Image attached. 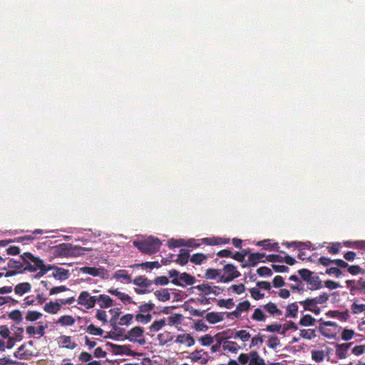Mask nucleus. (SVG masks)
Wrapping results in <instances>:
<instances>
[{
	"label": "nucleus",
	"instance_id": "nucleus-1",
	"mask_svg": "<svg viewBox=\"0 0 365 365\" xmlns=\"http://www.w3.org/2000/svg\"><path fill=\"white\" fill-rule=\"evenodd\" d=\"M21 257L24 260L23 269L24 271L34 272L38 270L35 278H40L51 270V267H47L41 259L35 257L30 252H24Z\"/></svg>",
	"mask_w": 365,
	"mask_h": 365
},
{
	"label": "nucleus",
	"instance_id": "nucleus-2",
	"mask_svg": "<svg viewBox=\"0 0 365 365\" xmlns=\"http://www.w3.org/2000/svg\"><path fill=\"white\" fill-rule=\"evenodd\" d=\"M133 244L141 252L152 255L160 250L161 242L158 238L150 237L143 241L134 242Z\"/></svg>",
	"mask_w": 365,
	"mask_h": 365
},
{
	"label": "nucleus",
	"instance_id": "nucleus-3",
	"mask_svg": "<svg viewBox=\"0 0 365 365\" xmlns=\"http://www.w3.org/2000/svg\"><path fill=\"white\" fill-rule=\"evenodd\" d=\"M319 330L320 333L328 339L334 338L340 331L341 327L336 322L330 321H324L319 319Z\"/></svg>",
	"mask_w": 365,
	"mask_h": 365
},
{
	"label": "nucleus",
	"instance_id": "nucleus-4",
	"mask_svg": "<svg viewBox=\"0 0 365 365\" xmlns=\"http://www.w3.org/2000/svg\"><path fill=\"white\" fill-rule=\"evenodd\" d=\"M192 289H197L199 291L198 293H197L198 295H208L210 294H214L215 295H219L220 294H223L224 295L226 294V293H224V289L219 287H211L209 285L208 283H202L201 284L194 286L192 287Z\"/></svg>",
	"mask_w": 365,
	"mask_h": 365
},
{
	"label": "nucleus",
	"instance_id": "nucleus-5",
	"mask_svg": "<svg viewBox=\"0 0 365 365\" xmlns=\"http://www.w3.org/2000/svg\"><path fill=\"white\" fill-rule=\"evenodd\" d=\"M221 271V282H230L240 275L237 267L232 264H225Z\"/></svg>",
	"mask_w": 365,
	"mask_h": 365
},
{
	"label": "nucleus",
	"instance_id": "nucleus-6",
	"mask_svg": "<svg viewBox=\"0 0 365 365\" xmlns=\"http://www.w3.org/2000/svg\"><path fill=\"white\" fill-rule=\"evenodd\" d=\"M59 252L64 256L76 257L83 254L84 248L71 244L62 243L58 246Z\"/></svg>",
	"mask_w": 365,
	"mask_h": 365
},
{
	"label": "nucleus",
	"instance_id": "nucleus-7",
	"mask_svg": "<svg viewBox=\"0 0 365 365\" xmlns=\"http://www.w3.org/2000/svg\"><path fill=\"white\" fill-rule=\"evenodd\" d=\"M143 332L144 330L142 327H135L128 332L125 338L130 341H138L140 344L143 345L145 343V340L144 339H138L143 336Z\"/></svg>",
	"mask_w": 365,
	"mask_h": 365
},
{
	"label": "nucleus",
	"instance_id": "nucleus-8",
	"mask_svg": "<svg viewBox=\"0 0 365 365\" xmlns=\"http://www.w3.org/2000/svg\"><path fill=\"white\" fill-rule=\"evenodd\" d=\"M74 301V298H70L69 299H67L66 301L61 300V302H58L57 301L56 302H49L48 303H46L43 309L50 314H56L58 311L60 309L62 304H71L72 302Z\"/></svg>",
	"mask_w": 365,
	"mask_h": 365
},
{
	"label": "nucleus",
	"instance_id": "nucleus-9",
	"mask_svg": "<svg viewBox=\"0 0 365 365\" xmlns=\"http://www.w3.org/2000/svg\"><path fill=\"white\" fill-rule=\"evenodd\" d=\"M47 267H52L51 268V270H54V272H53V277L57 279L64 280L67 279L69 277V272L68 269L51 264L47 265Z\"/></svg>",
	"mask_w": 365,
	"mask_h": 365
},
{
	"label": "nucleus",
	"instance_id": "nucleus-10",
	"mask_svg": "<svg viewBox=\"0 0 365 365\" xmlns=\"http://www.w3.org/2000/svg\"><path fill=\"white\" fill-rule=\"evenodd\" d=\"M329 349H313L311 351V358L317 363H320L329 355Z\"/></svg>",
	"mask_w": 365,
	"mask_h": 365
},
{
	"label": "nucleus",
	"instance_id": "nucleus-11",
	"mask_svg": "<svg viewBox=\"0 0 365 365\" xmlns=\"http://www.w3.org/2000/svg\"><path fill=\"white\" fill-rule=\"evenodd\" d=\"M265 257V255L263 253L259 252H255L252 253L248 257V261L246 264H243L242 266L247 267V266H256L259 262H264L263 258Z\"/></svg>",
	"mask_w": 365,
	"mask_h": 365
},
{
	"label": "nucleus",
	"instance_id": "nucleus-12",
	"mask_svg": "<svg viewBox=\"0 0 365 365\" xmlns=\"http://www.w3.org/2000/svg\"><path fill=\"white\" fill-rule=\"evenodd\" d=\"M114 278L123 283L128 284L131 282V276L125 269H119L116 271L114 274Z\"/></svg>",
	"mask_w": 365,
	"mask_h": 365
},
{
	"label": "nucleus",
	"instance_id": "nucleus-13",
	"mask_svg": "<svg viewBox=\"0 0 365 365\" xmlns=\"http://www.w3.org/2000/svg\"><path fill=\"white\" fill-rule=\"evenodd\" d=\"M176 343L185 344L190 347L195 344V339L188 334H180L178 336Z\"/></svg>",
	"mask_w": 365,
	"mask_h": 365
},
{
	"label": "nucleus",
	"instance_id": "nucleus-14",
	"mask_svg": "<svg viewBox=\"0 0 365 365\" xmlns=\"http://www.w3.org/2000/svg\"><path fill=\"white\" fill-rule=\"evenodd\" d=\"M290 329H297L294 324L291 322H285L283 324H275V333L285 334L286 331Z\"/></svg>",
	"mask_w": 365,
	"mask_h": 365
},
{
	"label": "nucleus",
	"instance_id": "nucleus-15",
	"mask_svg": "<svg viewBox=\"0 0 365 365\" xmlns=\"http://www.w3.org/2000/svg\"><path fill=\"white\" fill-rule=\"evenodd\" d=\"M250 307V304L248 301H244L243 302L239 303L237 307V309L232 313H230V315H234L236 318L240 317L241 314L243 312H246L249 309Z\"/></svg>",
	"mask_w": 365,
	"mask_h": 365
},
{
	"label": "nucleus",
	"instance_id": "nucleus-16",
	"mask_svg": "<svg viewBox=\"0 0 365 365\" xmlns=\"http://www.w3.org/2000/svg\"><path fill=\"white\" fill-rule=\"evenodd\" d=\"M351 344H342L337 346L336 350V354L337 357L340 359H345L346 357L347 351Z\"/></svg>",
	"mask_w": 365,
	"mask_h": 365
},
{
	"label": "nucleus",
	"instance_id": "nucleus-17",
	"mask_svg": "<svg viewBox=\"0 0 365 365\" xmlns=\"http://www.w3.org/2000/svg\"><path fill=\"white\" fill-rule=\"evenodd\" d=\"M306 282L307 288L311 290H315L322 287V282L317 276L312 275Z\"/></svg>",
	"mask_w": 365,
	"mask_h": 365
},
{
	"label": "nucleus",
	"instance_id": "nucleus-18",
	"mask_svg": "<svg viewBox=\"0 0 365 365\" xmlns=\"http://www.w3.org/2000/svg\"><path fill=\"white\" fill-rule=\"evenodd\" d=\"M133 284L142 288H150L153 284L152 282L144 276L135 277L133 280Z\"/></svg>",
	"mask_w": 365,
	"mask_h": 365
},
{
	"label": "nucleus",
	"instance_id": "nucleus-19",
	"mask_svg": "<svg viewBox=\"0 0 365 365\" xmlns=\"http://www.w3.org/2000/svg\"><path fill=\"white\" fill-rule=\"evenodd\" d=\"M326 314L331 317L337 318L341 321H346L349 318V314L348 311H329L327 312Z\"/></svg>",
	"mask_w": 365,
	"mask_h": 365
},
{
	"label": "nucleus",
	"instance_id": "nucleus-20",
	"mask_svg": "<svg viewBox=\"0 0 365 365\" xmlns=\"http://www.w3.org/2000/svg\"><path fill=\"white\" fill-rule=\"evenodd\" d=\"M31 286L29 282H22L18 284L15 288L14 292L15 294L19 296L24 294L31 290Z\"/></svg>",
	"mask_w": 365,
	"mask_h": 365
},
{
	"label": "nucleus",
	"instance_id": "nucleus-21",
	"mask_svg": "<svg viewBox=\"0 0 365 365\" xmlns=\"http://www.w3.org/2000/svg\"><path fill=\"white\" fill-rule=\"evenodd\" d=\"M179 282H182V283L183 286L185 285H192L194 284L195 282V278L194 277H192L189 274L186 272H183L182 274H180L178 277Z\"/></svg>",
	"mask_w": 365,
	"mask_h": 365
},
{
	"label": "nucleus",
	"instance_id": "nucleus-22",
	"mask_svg": "<svg viewBox=\"0 0 365 365\" xmlns=\"http://www.w3.org/2000/svg\"><path fill=\"white\" fill-rule=\"evenodd\" d=\"M58 343L63 345V347L68 349H73L77 346L76 343H71V339L68 336H60Z\"/></svg>",
	"mask_w": 365,
	"mask_h": 365
},
{
	"label": "nucleus",
	"instance_id": "nucleus-23",
	"mask_svg": "<svg viewBox=\"0 0 365 365\" xmlns=\"http://www.w3.org/2000/svg\"><path fill=\"white\" fill-rule=\"evenodd\" d=\"M205 318L210 324H215L223 320V316L220 313L216 312L207 313Z\"/></svg>",
	"mask_w": 365,
	"mask_h": 365
},
{
	"label": "nucleus",
	"instance_id": "nucleus-24",
	"mask_svg": "<svg viewBox=\"0 0 365 365\" xmlns=\"http://www.w3.org/2000/svg\"><path fill=\"white\" fill-rule=\"evenodd\" d=\"M301 304H303L305 309L309 310L316 314H318L320 312V309L317 307L312 309V307H314V299H307L304 302H301Z\"/></svg>",
	"mask_w": 365,
	"mask_h": 365
},
{
	"label": "nucleus",
	"instance_id": "nucleus-25",
	"mask_svg": "<svg viewBox=\"0 0 365 365\" xmlns=\"http://www.w3.org/2000/svg\"><path fill=\"white\" fill-rule=\"evenodd\" d=\"M189 257H190V255L187 251L181 250L180 253L178 255V258L175 259V262L178 264L183 266L187 263Z\"/></svg>",
	"mask_w": 365,
	"mask_h": 365
},
{
	"label": "nucleus",
	"instance_id": "nucleus-26",
	"mask_svg": "<svg viewBox=\"0 0 365 365\" xmlns=\"http://www.w3.org/2000/svg\"><path fill=\"white\" fill-rule=\"evenodd\" d=\"M96 302V298H78V304L83 305L86 309L93 307Z\"/></svg>",
	"mask_w": 365,
	"mask_h": 365
},
{
	"label": "nucleus",
	"instance_id": "nucleus-27",
	"mask_svg": "<svg viewBox=\"0 0 365 365\" xmlns=\"http://www.w3.org/2000/svg\"><path fill=\"white\" fill-rule=\"evenodd\" d=\"M221 273H222L221 269L210 268L206 270L205 277L207 279H211L219 278L220 280L221 281Z\"/></svg>",
	"mask_w": 365,
	"mask_h": 365
},
{
	"label": "nucleus",
	"instance_id": "nucleus-28",
	"mask_svg": "<svg viewBox=\"0 0 365 365\" xmlns=\"http://www.w3.org/2000/svg\"><path fill=\"white\" fill-rule=\"evenodd\" d=\"M223 349L224 350H227L232 353H237L240 349V346L237 344V343L234 341H224Z\"/></svg>",
	"mask_w": 365,
	"mask_h": 365
},
{
	"label": "nucleus",
	"instance_id": "nucleus-29",
	"mask_svg": "<svg viewBox=\"0 0 365 365\" xmlns=\"http://www.w3.org/2000/svg\"><path fill=\"white\" fill-rule=\"evenodd\" d=\"M250 365H265L264 360L255 351L250 353Z\"/></svg>",
	"mask_w": 365,
	"mask_h": 365
},
{
	"label": "nucleus",
	"instance_id": "nucleus-30",
	"mask_svg": "<svg viewBox=\"0 0 365 365\" xmlns=\"http://www.w3.org/2000/svg\"><path fill=\"white\" fill-rule=\"evenodd\" d=\"M245 287L243 284H233L227 289V292H228V294H230V293L241 294L245 292Z\"/></svg>",
	"mask_w": 365,
	"mask_h": 365
},
{
	"label": "nucleus",
	"instance_id": "nucleus-31",
	"mask_svg": "<svg viewBox=\"0 0 365 365\" xmlns=\"http://www.w3.org/2000/svg\"><path fill=\"white\" fill-rule=\"evenodd\" d=\"M57 323L62 326H71L75 323V319L69 315H64L59 318Z\"/></svg>",
	"mask_w": 365,
	"mask_h": 365
},
{
	"label": "nucleus",
	"instance_id": "nucleus-32",
	"mask_svg": "<svg viewBox=\"0 0 365 365\" xmlns=\"http://www.w3.org/2000/svg\"><path fill=\"white\" fill-rule=\"evenodd\" d=\"M146 267V268H149V269H152L153 268H159L160 267V264L158 262L155 261V262H143L141 264H136L131 266V267Z\"/></svg>",
	"mask_w": 365,
	"mask_h": 365
},
{
	"label": "nucleus",
	"instance_id": "nucleus-33",
	"mask_svg": "<svg viewBox=\"0 0 365 365\" xmlns=\"http://www.w3.org/2000/svg\"><path fill=\"white\" fill-rule=\"evenodd\" d=\"M289 279L296 282V284L291 285V289L293 290H298L300 292L301 290H304V284L299 279V278L296 275H292L289 277Z\"/></svg>",
	"mask_w": 365,
	"mask_h": 365
},
{
	"label": "nucleus",
	"instance_id": "nucleus-34",
	"mask_svg": "<svg viewBox=\"0 0 365 365\" xmlns=\"http://www.w3.org/2000/svg\"><path fill=\"white\" fill-rule=\"evenodd\" d=\"M300 336L307 339H312L316 336V332L314 329H301Z\"/></svg>",
	"mask_w": 365,
	"mask_h": 365
},
{
	"label": "nucleus",
	"instance_id": "nucleus-35",
	"mask_svg": "<svg viewBox=\"0 0 365 365\" xmlns=\"http://www.w3.org/2000/svg\"><path fill=\"white\" fill-rule=\"evenodd\" d=\"M168 274L170 278H173L171 280L172 283L176 285L183 286L182 282H179L178 277L180 274L178 271H177L176 269L170 270Z\"/></svg>",
	"mask_w": 365,
	"mask_h": 365
},
{
	"label": "nucleus",
	"instance_id": "nucleus-36",
	"mask_svg": "<svg viewBox=\"0 0 365 365\" xmlns=\"http://www.w3.org/2000/svg\"><path fill=\"white\" fill-rule=\"evenodd\" d=\"M151 315L150 314L139 313L135 316V320L142 324H147L151 320Z\"/></svg>",
	"mask_w": 365,
	"mask_h": 365
},
{
	"label": "nucleus",
	"instance_id": "nucleus-37",
	"mask_svg": "<svg viewBox=\"0 0 365 365\" xmlns=\"http://www.w3.org/2000/svg\"><path fill=\"white\" fill-rule=\"evenodd\" d=\"M42 317V314L36 311H29L26 315V319L29 322H34Z\"/></svg>",
	"mask_w": 365,
	"mask_h": 365
},
{
	"label": "nucleus",
	"instance_id": "nucleus-38",
	"mask_svg": "<svg viewBox=\"0 0 365 365\" xmlns=\"http://www.w3.org/2000/svg\"><path fill=\"white\" fill-rule=\"evenodd\" d=\"M86 331L89 334L96 336H102L103 334V330L101 328L96 327L93 324H90L86 328Z\"/></svg>",
	"mask_w": 365,
	"mask_h": 365
},
{
	"label": "nucleus",
	"instance_id": "nucleus-39",
	"mask_svg": "<svg viewBox=\"0 0 365 365\" xmlns=\"http://www.w3.org/2000/svg\"><path fill=\"white\" fill-rule=\"evenodd\" d=\"M207 257L202 253L194 254L190 259V261L196 264H200Z\"/></svg>",
	"mask_w": 365,
	"mask_h": 365
},
{
	"label": "nucleus",
	"instance_id": "nucleus-40",
	"mask_svg": "<svg viewBox=\"0 0 365 365\" xmlns=\"http://www.w3.org/2000/svg\"><path fill=\"white\" fill-rule=\"evenodd\" d=\"M81 271L91 276H98L100 274V271L98 268L91 267H83L81 268Z\"/></svg>",
	"mask_w": 365,
	"mask_h": 365
},
{
	"label": "nucleus",
	"instance_id": "nucleus-41",
	"mask_svg": "<svg viewBox=\"0 0 365 365\" xmlns=\"http://www.w3.org/2000/svg\"><path fill=\"white\" fill-rule=\"evenodd\" d=\"M298 306L296 304H289L287 307V317H295L297 313Z\"/></svg>",
	"mask_w": 365,
	"mask_h": 365
},
{
	"label": "nucleus",
	"instance_id": "nucleus-42",
	"mask_svg": "<svg viewBox=\"0 0 365 365\" xmlns=\"http://www.w3.org/2000/svg\"><path fill=\"white\" fill-rule=\"evenodd\" d=\"M234 338H240L243 341H246L250 338V334L245 330H240L235 332Z\"/></svg>",
	"mask_w": 365,
	"mask_h": 365
},
{
	"label": "nucleus",
	"instance_id": "nucleus-43",
	"mask_svg": "<svg viewBox=\"0 0 365 365\" xmlns=\"http://www.w3.org/2000/svg\"><path fill=\"white\" fill-rule=\"evenodd\" d=\"M26 346L24 344L21 345L16 351L14 352V356L16 358H19L21 359H26L27 356L29 355V354H27L26 351H24Z\"/></svg>",
	"mask_w": 365,
	"mask_h": 365
},
{
	"label": "nucleus",
	"instance_id": "nucleus-44",
	"mask_svg": "<svg viewBox=\"0 0 365 365\" xmlns=\"http://www.w3.org/2000/svg\"><path fill=\"white\" fill-rule=\"evenodd\" d=\"M314 319L310 315H304L300 319V324L302 326H312L314 324Z\"/></svg>",
	"mask_w": 365,
	"mask_h": 365
},
{
	"label": "nucleus",
	"instance_id": "nucleus-45",
	"mask_svg": "<svg viewBox=\"0 0 365 365\" xmlns=\"http://www.w3.org/2000/svg\"><path fill=\"white\" fill-rule=\"evenodd\" d=\"M154 307V304L151 302L145 303L139 307V311L143 314H149V312L153 309Z\"/></svg>",
	"mask_w": 365,
	"mask_h": 365
},
{
	"label": "nucleus",
	"instance_id": "nucleus-46",
	"mask_svg": "<svg viewBox=\"0 0 365 365\" xmlns=\"http://www.w3.org/2000/svg\"><path fill=\"white\" fill-rule=\"evenodd\" d=\"M248 252V250H244L242 252H236L232 255V258L237 260L238 262H243L245 261V256Z\"/></svg>",
	"mask_w": 365,
	"mask_h": 365
},
{
	"label": "nucleus",
	"instance_id": "nucleus-47",
	"mask_svg": "<svg viewBox=\"0 0 365 365\" xmlns=\"http://www.w3.org/2000/svg\"><path fill=\"white\" fill-rule=\"evenodd\" d=\"M351 310L354 314H359L363 312H365V304L354 302L351 305Z\"/></svg>",
	"mask_w": 365,
	"mask_h": 365
},
{
	"label": "nucleus",
	"instance_id": "nucleus-48",
	"mask_svg": "<svg viewBox=\"0 0 365 365\" xmlns=\"http://www.w3.org/2000/svg\"><path fill=\"white\" fill-rule=\"evenodd\" d=\"M185 244H184L183 240L171 239L168 242V246L170 248L180 247L183 246Z\"/></svg>",
	"mask_w": 365,
	"mask_h": 365
},
{
	"label": "nucleus",
	"instance_id": "nucleus-49",
	"mask_svg": "<svg viewBox=\"0 0 365 365\" xmlns=\"http://www.w3.org/2000/svg\"><path fill=\"white\" fill-rule=\"evenodd\" d=\"M217 304L220 307H225L227 309H231L234 307L235 303L232 301V298H228L227 300L225 299H220L218 301Z\"/></svg>",
	"mask_w": 365,
	"mask_h": 365
},
{
	"label": "nucleus",
	"instance_id": "nucleus-50",
	"mask_svg": "<svg viewBox=\"0 0 365 365\" xmlns=\"http://www.w3.org/2000/svg\"><path fill=\"white\" fill-rule=\"evenodd\" d=\"M341 247V243H332L330 246L327 247V250L331 255H336L339 252V250Z\"/></svg>",
	"mask_w": 365,
	"mask_h": 365
},
{
	"label": "nucleus",
	"instance_id": "nucleus-51",
	"mask_svg": "<svg viewBox=\"0 0 365 365\" xmlns=\"http://www.w3.org/2000/svg\"><path fill=\"white\" fill-rule=\"evenodd\" d=\"M165 325V322L163 319L154 322L150 327V331H159L163 326Z\"/></svg>",
	"mask_w": 365,
	"mask_h": 365
},
{
	"label": "nucleus",
	"instance_id": "nucleus-52",
	"mask_svg": "<svg viewBox=\"0 0 365 365\" xmlns=\"http://www.w3.org/2000/svg\"><path fill=\"white\" fill-rule=\"evenodd\" d=\"M9 317L11 319H12L16 322H21V320L23 319L22 314H21V312L19 310H14V311L11 312L9 314Z\"/></svg>",
	"mask_w": 365,
	"mask_h": 365
},
{
	"label": "nucleus",
	"instance_id": "nucleus-53",
	"mask_svg": "<svg viewBox=\"0 0 365 365\" xmlns=\"http://www.w3.org/2000/svg\"><path fill=\"white\" fill-rule=\"evenodd\" d=\"M354 331L351 329H344L341 333V339L344 341H349L352 339Z\"/></svg>",
	"mask_w": 365,
	"mask_h": 365
},
{
	"label": "nucleus",
	"instance_id": "nucleus-54",
	"mask_svg": "<svg viewBox=\"0 0 365 365\" xmlns=\"http://www.w3.org/2000/svg\"><path fill=\"white\" fill-rule=\"evenodd\" d=\"M24 267V263H21L20 262L16 261L13 259H10L8 262V267L9 268H14L16 270L21 269Z\"/></svg>",
	"mask_w": 365,
	"mask_h": 365
},
{
	"label": "nucleus",
	"instance_id": "nucleus-55",
	"mask_svg": "<svg viewBox=\"0 0 365 365\" xmlns=\"http://www.w3.org/2000/svg\"><path fill=\"white\" fill-rule=\"evenodd\" d=\"M298 273L301 278L305 282H307L312 276V272L307 269H299Z\"/></svg>",
	"mask_w": 365,
	"mask_h": 365
},
{
	"label": "nucleus",
	"instance_id": "nucleus-56",
	"mask_svg": "<svg viewBox=\"0 0 365 365\" xmlns=\"http://www.w3.org/2000/svg\"><path fill=\"white\" fill-rule=\"evenodd\" d=\"M199 341L201 342L202 346H209L212 344L213 338L210 335L206 334L205 336L200 338Z\"/></svg>",
	"mask_w": 365,
	"mask_h": 365
},
{
	"label": "nucleus",
	"instance_id": "nucleus-57",
	"mask_svg": "<svg viewBox=\"0 0 365 365\" xmlns=\"http://www.w3.org/2000/svg\"><path fill=\"white\" fill-rule=\"evenodd\" d=\"M182 318V314H174L168 318V322L172 324H179L181 323Z\"/></svg>",
	"mask_w": 365,
	"mask_h": 365
},
{
	"label": "nucleus",
	"instance_id": "nucleus-58",
	"mask_svg": "<svg viewBox=\"0 0 365 365\" xmlns=\"http://www.w3.org/2000/svg\"><path fill=\"white\" fill-rule=\"evenodd\" d=\"M97 299L101 307H108L112 305L111 298H98Z\"/></svg>",
	"mask_w": 365,
	"mask_h": 365
},
{
	"label": "nucleus",
	"instance_id": "nucleus-59",
	"mask_svg": "<svg viewBox=\"0 0 365 365\" xmlns=\"http://www.w3.org/2000/svg\"><path fill=\"white\" fill-rule=\"evenodd\" d=\"M257 274L259 276H271L272 275V271L269 268L267 267H261L257 269Z\"/></svg>",
	"mask_w": 365,
	"mask_h": 365
},
{
	"label": "nucleus",
	"instance_id": "nucleus-60",
	"mask_svg": "<svg viewBox=\"0 0 365 365\" xmlns=\"http://www.w3.org/2000/svg\"><path fill=\"white\" fill-rule=\"evenodd\" d=\"M194 327L197 331H205L208 329V327L201 320L195 322Z\"/></svg>",
	"mask_w": 365,
	"mask_h": 365
},
{
	"label": "nucleus",
	"instance_id": "nucleus-61",
	"mask_svg": "<svg viewBox=\"0 0 365 365\" xmlns=\"http://www.w3.org/2000/svg\"><path fill=\"white\" fill-rule=\"evenodd\" d=\"M326 273L328 274H334L336 277H339L342 274V272L338 267H330L327 269Z\"/></svg>",
	"mask_w": 365,
	"mask_h": 365
},
{
	"label": "nucleus",
	"instance_id": "nucleus-62",
	"mask_svg": "<svg viewBox=\"0 0 365 365\" xmlns=\"http://www.w3.org/2000/svg\"><path fill=\"white\" fill-rule=\"evenodd\" d=\"M10 333L11 331L6 326H0V336H1L4 339L9 338Z\"/></svg>",
	"mask_w": 365,
	"mask_h": 365
},
{
	"label": "nucleus",
	"instance_id": "nucleus-63",
	"mask_svg": "<svg viewBox=\"0 0 365 365\" xmlns=\"http://www.w3.org/2000/svg\"><path fill=\"white\" fill-rule=\"evenodd\" d=\"M365 351V345L356 346L352 349V354L356 356H360Z\"/></svg>",
	"mask_w": 365,
	"mask_h": 365
},
{
	"label": "nucleus",
	"instance_id": "nucleus-64",
	"mask_svg": "<svg viewBox=\"0 0 365 365\" xmlns=\"http://www.w3.org/2000/svg\"><path fill=\"white\" fill-rule=\"evenodd\" d=\"M154 282L155 284L158 285H166L168 284L169 282V280H168V278L165 277V276H160V277H157L155 280H154Z\"/></svg>",
	"mask_w": 365,
	"mask_h": 365
}]
</instances>
